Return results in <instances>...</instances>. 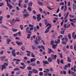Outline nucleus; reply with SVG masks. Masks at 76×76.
Listing matches in <instances>:
<instances>
[{
  "mask_svg": "<svg viewBox=\"0 0 76 76\" xmlns=\"http://www.w3.org/2000/svg\"><path fill=\"white\" fill-rule=\"evenodd\" d=\"M30 65L31 66H36V64L35 63H30Z\"/></svg>",
  "mask_w": 76,
  "mask_h": 76,
  "instance_id": "f3484780",
  "label": "nucleus"
},
{
  "mask_svg": "<svg viewBox=\"0 0 76 76\" xmlns=\"http://www.w3.org/2000/svg\"><path fill=\"white\" fill-rule=\"evenodd\" d=\"M57 62L58 64H60V59H57Z\"/></svg>",
  "mask_w": 76,
  "mask_h": 76,
  "instance_id": "58836bf2",
  "label": "nucleus"
},
{
  "mask_svg": "<svg viewBox=\"0 0 76 76\" xmlns=\"http://www.w3.org/2000/svg\"><path fill=\"white\" fill-rule=\"evenodd\" d=\"M27 69L29 70H32V67L30 66H28L27 68Z\"/></svg>",
  "mask_w": 76,
  "mask_h": 76,
  "instance_id": "473e14b6",
  "label": "nucleus"
},
{
  "mask_svg": "<svg viewBox=\"0 0 76 76\" xmlns=\"http://www.w3.org/2000/svg\"><path fill=\"white\" fill-rule=\"evenodd\" d=\"M73 9L74 10H76V4H73Z\"/></svg>",
  "mask_w": 76,
  "mask_h": 76,
  "instance_id": "dca6fc26",
  "label": "nucleus"
},
{
  "mask_svg": "<svg viewBox=\"0 0 76 76\" xmlns=\"http://www.w3.org/2000/svg\"><path fill=\"white\" fill-rule=\"evenodd\" d=\"M58 43L59 44V43H60V39H58L57 41Z\"/></svg>",
  "mask_w": 76,
  "mask_h": 76,
  "instance_id": "0e129e2a",
  "label": "nucleus"
},
{
  "mask_svg": "<svg viewBox=\"0 0 76 76\" xmlns=\"http://www.w3.org/2000/svg\"><path fill=\"white\" fill-rule=\"evenodd\" d=\"M12 31L13 32H16L17 31H18V30H17V29H15L14 28H12Z\"/></svg>",
  "mask_w": 76,
  "mask_h": 76,
  "instance_id": "412c9836",
  "label": "nucleus"
},
{
  "mask_svg": "<svg viewBox=\"0 0 76 76\" xmlns=\"http://www.w3.org/2000/svg\"><path fill=\"white\" fill-rule=\"evenodd\" d=\"M27 9L29 10V11H30V12H31V11H32V8L31 7H28Z\"/></svg>",
  "mask_w": 76,
  "mask_h": 76,
  "instance_id": "aec40b11",
  "label": "nucleus"
},
{
  "mask_svg": "<svg viewBox=\"0 0 76 76\" xmlns=\"http://www.w3.org/2000/svg\"><path fill=\"white\" fill-rule=\"evenodd\" d=\"M59 4L60 5H64V3L63 2H61Z\"/></svg>",
  "mask_w": 76,
  "mask_h": 76,
  "instance_id": "5fc2aeb1",
  "label": "nucleus"
},
{
  "mask_svg": "<svg viewBox=\"0 0 76 76\" xmlns=\"http://www.w3.org/2000/svg\"><path fill=\"white\" fill-rule=\"evenodd\" d=\"M50 70L51 72H53V71H54V70L53 69L51 68H50Z\"/></svg>",
  "mask_w": 76,
  "mask_h": 76,
  "instance_id": "bf43d9fd",
  "label": "nucleus"
},
{
  "mask_svg": "<svg viewBox=\"0 0 76 76\" xmlns=\"http://www.w3.org/2000/svg\"><path fill=\"white\" fill-rule=\"evenodd\" d=\"M63 62H64L63 60V59H61L60 61L61 63L62 64H64V63Z\"/></svg>",
  "mask_w": 76,
  "mask_h": 76,
  "instance_id": "a18cd8bd",
  "label": "nucleus"
},
{
  "mask_svg": "<svg viewBox=\"0 0 76 76\" xmlns=\"http://www.w3.org/2000/svg\"><path fill=\"white\" fill-rule=\"evenodd\" d=\"M36 63L37 64H40V62H39V61H37Z\"/></svg>",
  "mask_w": 76,
  "mask_h": 76,
  "instance_id": "8fccbe9b",
  "label": "nucleus"
},
{
  "mask_svg": "<svg viewBox=\"0 0 76 76\" xmlns=\"http://www.w3.org/2000/svg\"><path fill=\"white\" fill-rule=\"evenodd\" d=\"M62 37H63V35H60L58 37V38H62Z\"/></svg>",
  "mask_w": 76,
  "mask_h": 76,
  "instance_id": "e433bc0d",
  "label": "nucleus"
},
{
  "mask_svg": "<svg viewBox=\"0 0 76 76\" xmlns=\"http://www.w3.org/2000/svg\"><path fill=\"white\" fill-rule=\"evenodd\" d=\"M48 61L50 63H51L53 61V58L51 57H49L48 59Z\"/></svg>",
  "mask_w": 76,
  "mask_h": 76,
  "instance_id": "6e6552de",
  "label": "nucleus"
},
{
  "mask_svg": "<svg viewBox=\"0 0 76 76\" xmlns=\"http://www.w3.org/2000/svg\"><path fill=\"white\" fill-rule=\"evenodd\" d=\"M64 30L61 31V34H64Z\"/></svg>",
  "mask_w": 76,
  "mask_h": 76,
  "instance_id": "49530a36",
  "label": "nucleus"
},
{
  "mask_svg": "<svg viewBox=\"0 0 76 76\" xmlns=\"http://www.w3.org/2000/svg\"><path fill=\"white\" fill-rule=\"evenodd\" d=\"M27 6V5H26V4H24L23 6V7L24 8H26V6Z\"/></svg>",
  "mask_w": 76,
  "mask_h": 76,
  "instance_id": "6e6d98bb",
  "label": "nucleus"
},
{
  "mask_svg": "<svg viewBox=\"0 0 76 76\" xmlns=\"http://www.w3.org/2000/svg\"><path fill=\"white\" fill-rule=\"evenodd\" d=\"M8 6V7H9L10 10V9H11L12 8H13V7L12 6V5H9V6Z\"/></svg>",
  "mask_w": 76,
  "mask_h": 76,
  "instance_id": "de8ad7c7",
  "label": "nucleus"
},
{
  "mask_svg": "<svg viewBox=\"0 0 76 76\" xmlns=\"http://www.w3.org/2000/svg\"><path fill=\"white\" fill-rule=\"evenodd\" d=\"M8 63H4V65H1V66H0V67H1V66H2V68L1 69V71H3L4 69H6L7 67L6 66H8Z\"/></svg>",
  "mask_w": 76,
  "mask_h": 76,
  "instance_id": "20e7f679",
  "label": "nucleus"
},
{
  "mask_svg": "<svg viewBox=\"0 0 76 76\" xmlns=\"http://www.w3.org/2000/svg\"><path fill=\"white\" fill-rule=\"evenodd\" d=\"M41 48H42L43 50H45V48H44V46H43V45H41Z\"/></svg>",
  "mask_w": 76,
  "mask_h": 76,
  "instance_id": "c03bdc74",
  "label": "nucleus"
},
{
  "mask_svg": "<svg viewBox=\"0 0 76 76\" xmlns=\"http://www.w3.org/2000/svg\"><path fill=\"white\" fill-rule=\"evenodd\" d=\"M12 55L13 57H16V53H12Z\"/></svg>",
  "mask_w": 76,
  "mask_h": 76,
  "instance_id": "72a5a7b5",
  "label": "nucleus"
},
{
  "mask_svg": "<svg viewBox=\"0 0 76 76\" xmlns=\"http://www.w3.org/2000/svg\"><path fill=\"white\" fill-rule=\"evenodd\" d=\"M5 1L7 2V6H9V3L8 2V1H9V0H5Z\"/></svg>",
  "mask_w": 76,
  "mask_h": 76,
  "instance_id": "f704fd0d",
  "label": "nucleus"
},
{
  "mask_svg": "<svg viewBox=\"0 0 76 76\" xmlns=\"http://www.w3.org/2000/svg\"><path fill=\"white\" fill-rule=\"evenodd\" d=\"M45 24L46 25V27L49 26L48 27L47 29H46V31H45V34H47V33H48V32H49V30H50V29L51 28V26L50 25L51 24H50V23L47 22V20L46 19L45 20Z\"/></svg>",
  "mask_w": 76,
  "mask_h": 76,
  "instance_id": "f03ea898",
  "label": "nucleus"
},
{
  "mask_svg": "<svg viewBox=\"0 0 76 76\" xmlns=\"http://www.w3.org/2000/svg\"><path fill=\"white\" fill-rule=\"evenodd\" d=\"M27 56H28V57H29L30 56V55H31V53H27L26 54Z\"/></svg>",
  "mask_w": 76,
  "mask_h": 76,
  "instance_id": "4d7b16f0",
  "label": "nucleus"
},
{
  "mask_svg": "<svg viewBox=\"0 0 76 76\" xmlns=\"http://www.w3.org/2000/svg\"><path fill=\"white\" fill-rule=\"evenodd\" d=\"M63 51H65V52H66V47H64L63 48Z\"/></svg>",
  "mask_w": 76,
  "mask_h": 76,
  "instance_id": "79ce46f5",
  "label": "nucleus"
},
{
  "mask_svg": "<svg viewBox=\"0 0 76 76\" xmlns=\"http://www.w3.org/2000/svg\"><path fill=\"white\" fill-rule=\"evenodd\" d=\"M16 43L18 45H19L20 46V45H22V42H19L18 41H16Z\"/></svg>",
  "mask_w": 76,
  "mask_h": 76,
  "instance_id": "0eeeda50",
  "label": "nucleus"
},
{
  "mask_svg": "<svg viewBox=\"0 0 76 76\" xmlns=\"http://www.w3.org/2000/svg\"><path fill=\"white\" fill-rule=\"evenodd\" d=\"M43 63L45 64H49V62H48V61H43Z\"/></svg>",
  "mask_w": 76,
  "mask_h": 76,
  "instance_id": "ddd939ff",
  "label": "nucleus"
},
{
  "mask_svg": "<svg viewBox=\"0 0 76 76\" xmlns=\"http://www.w3.org/2000/svg\"><path fill=\"white\" fill-rule=\"evenodd\" d=\"M68 36L69 39H71V35L70 33L68 34Z\"/></svg>",
  "mask_w": 76,
  "mask_h": 76,
  "instance_id": "b1692460",
  "label": "nucleus"
},
{
  "mask_svg": "<svg viewBox=\"0 0 76 76\" xmlns=\"http://www.w3.org/2000/svg\"><path fill=\"white\" fill-rule=\"evenodd\" d=\"M39 10L40 12H41V13H42V12L43 10L42 9L40 8H39Z\"/></svg>",
  "mask_w": 76,
  "mask_h": 76,
  "instance_id": "09e8293b",
  "label": "nucleus"
},
{
  "mask_svg": "<svg viewBox=\"0 0 76 76\" xmlns=\"http://www.w3.org/2000/svg\"><path fill=\"white\" fill-rule=\"evenodd\" d=\"M15 52V49H13V50H12V53H14Z\"/></svg>",
  "mask_w": 76,
  "mask_h": 76,
  "instance_id": "680f3d73",
  "label": "nucleus"
},
{
  "mask_svg": "<svg viewBox=\"0 0 76 76\" xmlns=\"http://www.w3.org/2000/svg\"><path fill=\"white\" fill-rule=\"evenodd\" d=\"M31 56L32 57L34 58L35 57V56L34 54L33 53H32V52L31 53Z\"/></svg>",
  "mask_w": 76,
  "mask_h": 76,
  "instance_id": "4be33fe9",
  "label": "nucleus"
},
{
  "mask_svg": "<svg viewBox=\"0 0 76 76\" xmlns=\"http://www.w3.org/2000/svg\"><path fill=\"white\" fill-rule=\"evenodd\" d=\"M68 68V66L67 65H65V66H64V70H67V68Z\"/></svg>",
  "mask_w": 76,
  "mask_h": 76,
  "instance_id": "a211bd4d",
  "label": "nucleus"
},
{
  "mask_svg": "<svg viewBox=\"0 0 76 76\" xmlns=\"http://www.w3.org/2000/svg\"><path fill=\"white\" fill-rule=\"evenodd\" d=\"M34 32L37 31V28H36V27H34Z\"/></svg>",
  "mask_w": 76,
  "mask_h": 76,
  "instance_id": "052dcab7",
  "label": "nucleus"
},
{
  "mask_svg": "<svg viewBox=\"0 0 76 76\" xmlns=\"http://www.w3.org/2000/svg\"><path fill=\"white\" fill-rule=\"evenodd\" d=\"M69 17H71L72 18H74L75 16L73 15H69Z\"/></svg>",
  "mask_w": 76,
  "mask_h": 76,
  "instance_id": "a19ab883",
  "label": "nucleus"
},
{
  "mask_svg": "<svg viewBox=\"0 0 76 76\" xmlns=\"http://www.w3.org/2000/svg\"><path fill=\"white\" fill-rule=\"evenodd\" d=\"M37 37H38V39L37 37L36 38V40L34 42L36 45H38V44H39L38 42H40V40L42 39V38H41V37L39 36H37Z\"/></svg>",
  "mask_w": 76,
  "mask_h": 76,
  "instance_id": "7ed1b4c3",
  "label": "nucleus"
},
{
  "mask_svg": "<svg viewBox=\"0 0 76 76\" xmlns=\"http://www.w3.org/2000/svg\"><path fill=\"white\" fill-rule=\"evenodd\" d=\"M64 28H65L66 29H67V25L66 23H64Z\"/></svg>",
  "mask_w": 76,
  "mask_h": 76,
  "instance_id": "393cba45",
  "label": "nucleus"
},
{
  "mask_svg": "<svg viewBox=\"0 0 76 76\" xmlns=\"http://www.w3.org/2000/svg\"><path fill=\"white\" fill-rule=\"evenodd\" d=\"M7 44H10V42L11 41V40L9 39H7Z\"/></svg>",
  "mask_w": 76,
  "mask_h": 76,
  "instance_id": "2eb2a0df",
  "label": "nucleus"
},
{
  "mask_svg": "<svg viewBox=\"0 0 76 76\" xmlns=\"http://www.w3.org/2000/svg\"><path fill=\"white\" fill-rule=\"evenodd\" d=\"M32 2H30V3H28V6L30 7V6H32Z\"/></svg>",
  "mask_w": 76,
  "mask_h": 76,
  "instance_id": "6ab92c4d",
  "label": "nucleus"
},
{
  "mask_svg": "<svg viewBox=\"0 0 76 76\" xmlns=\"http://www.w3.org/2000/svg\"><path fill=\"white\" fill-rule=\"evenodd\" d=\"M38 4L39 5H40V6H42V5H43V3H41L39 1L38 2Z\"/></svg>",
  "mask_w": 76,
  "mask_h": 76,
  "instance_id": "c756f323",
  "label": "nucleus"
},
{
  "mask_svg": "<svg viewBox=\"0 0 76 76\" xmlns=\"http://www.w3.org/2000/svg\"><path fill=\"white\" fill-rule=\"evenodd\" d=\"M51 57L53 60H56V58H57V55H54L53 54H52L51 55Z\"/></svg>",
  "mask_w": 76,
  "mask_h": 76,
  "instance_id": "423d86ee",
  "label": "nucleus"
},
{
  "mask_svg": "<svg viewBox=\"0 0 76 76\" xmlns=\"http://www.w3.org/2000/svg\"><path fill=\"white\" fill-rule=\"evenodd\" d=\"M37 21L39 22L40 20H41V15L38 14L37 15Z\"/></svg>",
  "mask_w": 76,
  "mask_h": 76,
  "instance_id": "39448f33",
  "label": "nucleus"
},
{
  "mask_svg": "<svg viewBox=\"0 0 76 76\" xmlns=\"http://www.w3.org/2000/svg\"><path fill=\"white\" fill-rule=\"evenodd\" d=\"M74 49L75 50H76V45H74Z\"/></svg>",
  "mask_w": 76,
  "mask_h": 76,
  "instance_id": "774afa93",
  "label": "nucleus"
},
{
  "mask_svg": "<svg viewBox=\"0 0 76 76\" xmlns=\"http://www.w3.org/2000/svg\"><path fill=\"white\" fill-rule=\"evenodd\" d=\"M19 70V69L18 68H15L13 70L14 71H16V70Z\"/></svg>",
  "mask_w": 76,
  "mask_h": 76,
  "instance_id": "4c0bfd02",
  "label": "nucleus"
},
{
  "mask_svg": "<svg viewBox=\"0 0 76 76\" xmlns=\"http://www.w3.org/2000/svg\"><path fill=\"white\" fill-rule=\"evenodd\" d=\"M67 65L68 66V67L69 68H70L71 66V64H70L68 63Z\"/></svg>",
  "mask_w": 76,
  "mask_h": 76,
  "instance_id": "ea45409f",
  "label": "nucleus"
},
{
  "mask_svg": "<svg viewBox=\"0 0 76 76\" xmlns=\"http://www.w3.org/2000/svg\"><path fill=\"white\" fill-rule=\"evenodd\" d=\"M36 60V58H31L30 59V62L31 63H32L33 61H34Z\"/></svg>",
  "mask_w": 76,
  "mask_h": 76,
  "instance_id": "f8f14e48",
  "label": "nucleus"
},
{
  "mask_svg": "<svg viewBox=\"0 0 76 76\" xmlns=\"http://www.w3.org/2000/svg\"><path fill=\"white\" fill-rule=\"evenodd\" d=\"M53 44H54V42L53 40H52L50 42L51 45H52Z\"/></svg>",
  "mask_w": 76,
  "mask_h": 76,
  "instance_id": "cd10ccee",
  "label": "nucleus"
},
{
  "mask_svg": "<svg viewBox=\"0 0 76 76\" xmlns=\"http://www.w3.org/2000/svg\"><path fill=\"white\" fill-rule=\"evenodd\" d=\"M58 18L57 17H56L54 18V20L56 21H57V20H58Z\"/></svg>",
  "mask_w": 76,
  "mask_h": 76,
  "instance_id": "603ef678",
  "label": "nucleus"
},
{
  "mask_svg": "<svg viewBox=\"0 0 76 76\" xmlns=\"http://www.w3.org/2000/svg\"><path fill=\"white\" fill-rule=\"evenodd\" d=\"M51 52H52V53H53V51H51V50H49L48 51V54H50L51 53Z\"/></svg>",
  "mask_w": 76,
  "mask_h": 76,
  "instance_id": "864d4df0",
  "label": "nucleus"
},
{
  "mask_svg": "<svg viewBox=\"0 0 76 76\" xmlns=\"http://www.w3.org/2000/svg\"><path fill=\"white\" fill-rule=\"evenodd\" d=\"M32 72L34 73H38V71L37 70L35 69H32Z\"/></svg>",
  "mask_w": 76,
  "mask_h": 76,
  "instance_id": "1a4fd4ad",
  "label": "nucleus"
},
{
  "mask_svg": "<svg viewBox=\"0 0 76 76\" xmlns=\"http://www.w3.org/2000/svg\"><path fill=\"white\" fill-rule=\"evenodd\" d=\"M69 12H67L65 17L67 18V17H68V16H69Z\"/></svg>",
  "mask_w": 76,
  "mask_h": 76,
  "instance_id": "37998d69",
  "label": "nucleus"
},
{
  "mask_svg": "<svg viewBox=\"0 0 76 76\" xmlns=\"http://www.w3.org/2000/svg\"><path fill=\"white\" fill-rule=\"evenodd\" d=\"M67 59L68 60L67 61H68L69 63H71V61H71V58H70L68 57L67 58Z\"/></svg>",
  "mask_w": 76,
  "mask_h": 76,
  "instance_id": "4468645a",
  "label": "nucleus"
},
{
  "mask_svg": "<svg viewBox=\"0 0 76 76\" xmlns=\"http://www.w3.org/2000/svg\"><path fill=\"white\" fill-rule=\"evenodd\" d=\"M20 28H21V30H23V26L22 25H20Z\"/></svg>",
  "mask_w": 76,
  "mask_h": 76,
  "instance_id": "7c9ffc66",
  "label": "nucleus"
},
{
  "mask_svg": "<svg viewBox=\"0 0 76 76\" xmlns=\"http://www.w3.org/2000/svg\"><path fill=\"white\" fill-rule=\"evenodd\" d=\"M33 18L34 19H36V17H35V16L33 15Z\"/></svg>",
  "mask_w": 76,
  "mask_h": 76,
  "instance_id": "69168bd1",
  "label": "nucleus"
},
{
  "mask_svg": "<svg viewBox=\"0 0 76 76\" xmlns=\"http://www.w3.org/2000/svg\"><path fill=\"white\" fill-rule=\"evenodd\" d=\"M18 33H17L16 34H13V36H14V37H16V36H18Z\"/></svg>",
  "mask_w": 76,
  "mask_h": 76,
  "instance_id": "a878e982",
  "label": "nucleus"
},
{
  "mask_svg": "<svg viewBox=\"0 0 76 76\" xmlns=\"http://www.w3.org/2000/svg\"><path fill=\"white\" fill-rule=\"evenodd\" d=\"M60 56L61 58H63V55L61 53H60Z\"/></svg>",
  "mask_w": 76,
  "mask_h": 76,
  "instance_id": "338daca9",
  "label": "nucleus"
},
{
  "mask_svg": "<svg viewBox=\"0 0 76 76\" xmlns=\"http://www.w3.org/2000/svg\"><path fill=\"white\" fill-rule=\"evenodd\" d=\"M15 20L17 22H20V20H19L18 18H16V19Z\"/></svg>",
  "mask_w": 76,
  "mask_h": 76,
  "instance_id": "bb28decb",
  "label": "nucleus"
},
{
  "mask_svg": "<svg viewBox=\"0 0 76 76\" xmlns=\"http://www.w3.org/2000/svg\"><path fill=\"white\" fill-rule=\"evenodd\" d=\"M6 56H1L0 57V58L1 59V60L2 61H4V58H5Z\"/></svg>",
  "mask_w": 76,
  "mask_h": 76,
  "instance_id": "9b49d317",
  "label": "nucleus"
},
{
  "mask_svg": "<svg viewBox=\"0 0 76 76\" xmlns=\"http://www.w3.org/2000/svg\"><path fill=\"white\" fill-rule=\"evenodd\" d=\"M23 15L24 16V18H27L28 16H29V14L28 13L27 14H23Z\"/></svg>",
  "mask_w": 76,
  "mask_h": 76,
  "instance_id": "9d476101",
  "label": "nucleus"
},
{
  "mask_svg": "<svg viewBox=\"0 0 76 76\" xmlns=\"http://www.w3.org/2000/svg\"><path fill=\"white\" fill-rule=\"evenodd\" d=\"M66 42L63 41L62 42V44H65V45H66Z\"/></svg>",
  "mask_w": 76,
  "mask_h": 76,
  "instance_id": "3c124183",
  "label": "nucleus"
},
{
  "mask_svg": "<svg viewBox=\"0 0 76 76\" xmlns=\"http://www.w3.org/2000/svg\"><path fill=\"white\" fill-rule=\"evenodd\" d=\"M3 17L2 16H1L0 17V20H3Z\"/></svg>",
  "mask_w": 76,
  "mask_h": 76,
  "instance_id": "e2e57ef3",
  "label": "nucleus"
},
{
  "mask_svg": "<svg viewBox=\"0 0 76 76\" xmlns=\"http://www.w3.org/2000/svg\"><path fill=\"white\" fill-rule=\"evenodd\" d=\"M39 75L40 76H42L43 75V72H40L39 73Z\"/></svg>",
  "mask_w": 76,
  "mask_h": 76,
  "instance_id": "c85d7f7f",
  "label": "nucleus"
},
{
  "mask_svg": "<svg viewBox=\"0 0 76 76\" xmlns=\"http://www.w3.org/2000/svg\"><path fill=\"white\" fill-rule=\"evenodd\" d=\"M28 73H30V74H32L33 72H32V71H30L28 72Z\"/></svg>",
  "mask_w": 76,
  "mask_h": 76,
  "instance_id": "13d9d810",
  "label": "nucleus"
},
{
  "mask_svg": "<svg viewBox=\"0 0 76 76\" xmlns=\"http://www.w3.org/2000/svg\"><path fill=\"white\" fill-rule=\"evenodd\" d=\"M65 41L66 42H67L68 41V39L67 37H65Z\"/></svg>",
  "mask_w": 76,
  "mask_h": 76,
  "instance_id": "c9c22d12",
  "label": "nucleus"
},
{
  "mask_svg": "<svg viewBox=\"0 0 76 76\" xmlns=\"http://www.w3.org/2000/svg\"><path fill=\"white\" fill-rule=\"evenodd\" d=\"M4 5V3L3 2H1L0 3V7L3 6Z\"/></svg>",
  "mask_w": 76,
  "mask_h": 76,
  "instance_id": "2f4dec72",
  "label": "nucleus"
},
{
  "mask_svg": "<svg viewBox=\"0 0 76 76\" xmlns=\"http://www.w3.org/2000/svg\"><path fill=\"white\" fill-rule=\"evenodd\" d=\"M21 49L23 51L25 50V46H23L21 47Z\"/></svg>",
  "mask_w": 76,
  "mask_h": 76,
  "instance_id": "5701e85b",
  "label": "nucleus"
},
{
  "mask_svg": "<svg viewBox=\"0 0 76 76\" xmlns=\"http://www.w3.org/2000/svg\"><path fill=\"white\" fill-rule=\"evenodd\" d=\"M29 27H31L29 28V27H28V28H26V32L27 33H28V34H27V35L28 36L27 37V38L29 39V38H30V37H31V31H33L34 29V25H31V24H29Z\"/></svg>",
  "mask_w": 76,
  "mask_h": 76,
  "instance_id": "f257e3e1",
  "label": "nucleus"
}]
</instances>
